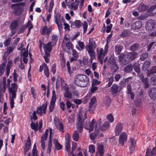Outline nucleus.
<instances>
[{
  "label": "nucleus",
  "mask_w": 156,
  "mask_h": 156,
  "mask_svg": "<svg viewBox=\"0 0 156 156\" xmlns=\"http://www.w3.org/2000/svg\"><path fill=\"white\" fill-rule=\"evenodd\" d=\"M74 83L77 86L82 87H86L89 83V79L85 75L77 74L74 77Z\"/></svg>",
  "instance_id": "nucleus-1"
},
{
  "label": "nucleus",
  "mask_w": 156,
  "mask_h": 156,
  "mask_svg": "<svg viewBox=\"0 0 156 156\" xmlns=\"http://www.w3.org/2000/svg\"><path fill=\"white\" fill-rule=\"evenodd\" d=\"M138 54L135 52H128L126 55L123 53H121L119 55V61L121 62L123 65H126L130 61L135 59L137 56Z\"/></svg>",
  "instance_id": "nucleus-2"
},
{
  "label": "nucleus",
  "mask_w": 156,
  "mask_h": 156,
  "mask_svg": "<svg viewBox=\"0 0 156 156\" xmlns=\"http://www.w3.org/2000/svg\"><path fill=\"white\" fill-rule=\"evenodd\" d=\"M155 25L156 23L154 20H149L146 23L145 28L147 31H151L154 29Z\"/></svg>",
  "instance_id": "nucleus-3"
},
{
  "label": "nucleus",
  "mask_w": 156,
  "mask_h": 156,
  "mask_svg": "<svg viewBox=\"0 0 156 156\" xmlns=\"http://www.w3.org/2000/svg\"><path fill=\"white\" fill-rule=\"evenodd\" d=\"M18 87V85L15 83L11 84V86L8 88L9 93L14 98L16 96V93Z\"/></svg>",
  "instance_id": "nucleus-4"
},
{
  "label": "nucleus",
  "mask_w": 156,
  "mask_h": 156,
  "mask_svg": "<svg viewBox=\"0 0 156 156\" xmlns=\"http://www.w3.org/2000/svg\"><path fill=\"white\" fill-rule=\"evenodd\" d=\"M84 120L80 116H79L77 119L76 128L79 133L82 132L84 126Z\"/></svg>",
  "instance_id": "nucleus-5"
},
{
  "label": "nucleus",
  "mask_w": 156,
  "mask_h": 156,
  "mask_svg": "<svg viewBox=\"0 0 156 156\" xmlns=\"http://www.w3.org/2000/svg\"><path fill=\"white\" fill-rule=\"evenodd\" d=\"M108 44L105 45V51H104L103 49L101 48H97L96 51L98 58H104L107 53V49H106V48L108 47Z\"/></svg>",
  "instance_id": "nucleus-6"
},
{
  "label": "nucleus",
  "mask_w": 156,
  "mask_h": 156,
  "mask_svg": "<svg viewBox=\"0 0 156 156\" xmlns=\"http://www.w3.org/2000/svg\"><path fill=\"white\" fill-rule=\"evenodd\" d=\"M18 26V21L17 20H15L11 23L9 27L11 31L10 36H12L15 34Z\"/></svg>",
  "instance_id": "nucleus-7"
},
{
  "label": "nucleus",
  "mask_w": 156,
  "mask_h": 156,
  "mask_svg": "<svg viewBox=\"0 0 156 156\" xmlns=\"http://www.w3.org/2000/svg\"><path fill=\"white\" fill-rule=\"evenodd\" d=\"M51 31V27H49L48 28L47 26H45L41 28L40 32L42 35H45L46 34V37L48 38Z\"/></svg>",
  "instance_id": "nucleus-8"
},
{
  "label": "nucleus",
  "mask_w": 156,
  "mask_h": 156,
  "mask_svg": "<svg viewBox=\"0 0 156 156\" xmlns=\"http://www.w3.org/2000/svg\"><path fill=\"white\" fill-rule=\"evenodd\" d=\"M148 94L151 99L153 100L156 99V88H149L148 90Z\"/></svg>",
  "instance_id": "nucleus-9"
},
{
  "label": "nucleus",
  "mask_w": 156,
  "mask_h": 156,
  "mask_svg": "<svg viewBox=\"0 0 156 156\" xmlns=\"http://www.w3.org/2000/svg\"><path fill=\"white\" fill-rule=\"evenodd\" d=\"M47 105V104H43L41 106L38 107L36 110L37 114H40L41 116H42L43 113L45 114L46 113Z\"/></svg>",
  "instance_id": "nucleus-10"
},
{
  "label": "nucleus",
  "mask_w": 156,
  "mask_h": 156,
  "mask_svg": "<svg viewBox=\"0 0 156 156\" xmlns=\"http://www.w3.org/2000/svg\"><path fill=\"white\" fill-rule=\"evenodd\" d=\"M127 139V135L124 132H122L120 135L119 143L122 146H123L124 143L125 142Z\"/></svg>",
  "instance_id": "nucleus-11"
},
{
  "label": "nucleus",
  "mask_w": 156,
  "mask_h": 156,
  "mask_svg": "<svg viewBox=\"0 0 156 156\" xmlns=\"http://www.w3.org/2000/svg\"><path fill=\"white\" fill-rule=\"evenodd\" d=\"M130 145L129 146V150L130 154L133 153L135 150L136 146V142L133 138H130Z\"/></svg>",
  "instance_id": "nucleus-12"
},
{
  "label": "nucleus",
  "mask_w": 156,
  "mask_h": 156,
  "mask_svg": "<svg viewBox=\"0 0 156 156\" xmlns=\"http://www.w3.org/2000/svg\"><path fill=\"white\" fill-rule=\"evenodd\" d=\"M120 91V87L116 84H114L111 87V92L112 95H115Z\"/></svg>",
  "instance_id": "nucleus-13"
},
{
  "label": "nucleus",
  "mask_w": 156,
  "mask_h": 156,
  "mask_svg": "<svg viewBox=\"0 0 156 156\" xmlns=\"http://www.w3.org/2000/svg\"><path fill=\"white\" fill-rule=\"evenodd\" d=\"M104 146L101 144L99 145L96 153V156H103L104 151Z\"/></svg>",
  "instance_id": "nucleus-14"
},
{
  "label": "nucleus",
  "mask_w": 156,
  "mask_h": 156,
  "mask_svg": "<svg viewBox=\"0 0 156 156\" xmlns=\"http://www.w3.org/2000/svg\"><path fill=\"white\" fill-rule=\"evenodd\" d=\"M104 62L106 63L108 66L113 65V64L115 63V60L113 57H110L108 59V57H106L104 60Z\"/></svg>",
  "instance_id": "nucleus-15"
},
{
  "label": "nucleus",
  "mask_w": 156,
  "mask_h": 156,
  "mask_svg": "<svg viewBox=\"0 0 156 156\" xmlns=\"http://www.w3.org/2000/svg\"><path fill=\"white\" fill-rule=\"evenodd\" d=\"M123 128V125L121 123H119L115 126V133L116 136H119Z\"/></svg>",
  "instance_id": "nucleus-16"
},
{
  "label": "nucleus",
  "mask_w": 156,
  "mask_h": 156,
  "mask_svg": "<svg viewBox=\"0 0 156 156\" xmlns=\"http://www.w3.org/2000/svg\"><path fill=\"white\" fill-rule=\"evenodd\" d=\"M96 44L94 41L92 39H89V44L87 46V49H93L96 47Z\"/></svg>",
  "instance_id": "nucleus-17"
},
{
  "label": "nucleus",
  "mask_w": 156,
  "mask_h": 156,
  "mask_svg": "<svg viewBox=\"0 0 156 156\" xmlns=\"http://www.w3.org/2000/svg\"><path fill=\"white\" fill-rule=\"evenodd\" d=\"M44 51H47L49 52H51V51L52 46V44H51V42H49L46 44H44Z\"/></svg>",
  "instance_id": "nucleus-18"
},
{
  "label": "nucleus",
  "mask_w": 156,
  "mask_h": 156,
  "mask_svg": "<svg viewBox=\"0 0 156 156\" xmlns=\"http://www.w3.org/2000/svg\"><path fill=\"white\" fill-rule=\"evenodd\" d=\"M151 64V62L150 61H146L142 66V70L144 71H146L150 66Z\"/></svg>",
  "instance_id": "nucleus-19"
},
{
  "label": "nucleus",
  "mask_w": 156,
  "mask_h": 156,
  "mask_svg": "<svg viewBox=\"0 0 156 156\" xmlns=\"http://www.w3.org/2000/svg\"><path fill=\"white\" fill-rule=\"evenodd\" d=\"M142 26V23L140 21H137L133 23L131 27L132 28L138 29L140 28Z\"/></svg>",
  "instance_id": "nucleus-20"
},
{
  "label": "nucleus",
  "mask_w": 156,
  "mask_h": 156,
  "mask_svg": "<svg viewBox=\"0 0 156 156\" xmlns=\"http://www.w3.org/2000/svg\"><path fill=\"white\" fill-rule=\"evenodd\" d=\"M87 51L90 57L89 61L92 63L93 59L95 58V53L93 49H87Z\"/></svg>",
  "instance_id": "nucleus-21"
},
{
  "label": "nucleus",
  "mask_w": 156,
  "mask_h": 156,
  "mask_svg": "<svg viewBox=\"0 0 156 156\" xmlns=\"http://www.w3.org/2000/svg\"><path fill=\"white\" fill-rule=\"evenodd\" d=\"M155 73H156V66L152 67L150 70H147V75L148 77H149L151 74Z\"/></svg>",
  "instance_id": "nucleus-22"
},
{
  "label": "nucleus",
  "mask_w": 156,
  "mask_h": 156,
  "mask_svg": "<svg viewBox=\"0 0 156 156\" xmlns=\"http://www.w3.org/2000/svg\"><path fill=\"white\" fill-rule=\"evenodd\" d=\"M79 4V2L76 0L75 2L71 4L69 6L71 9L72 10H75L77 9L78 8V5Z\"/></svg>",
  "instance_id": "nucleus-23"
},
{
  "label": "nucleus",
  "mask_w": 156,
  "mask_h": 156,
  "mask_svg": "<svg viewBox=\"0 0 156 156\" xmlns=\"http://www.w3.org/2000/svg\"><path fill=\"white\" fill-rule=\"evenodd\" d=\"M109 127V123L108 121H105L100 128L102 131H105L107 130Z\"/></svg>",
  "instance_id": "nucleus-24"
},
{
  "label": "nucleus",
  "mask_w": 156,
  "mask_h": 156,
  "mask_svg": "<svg viewBox=\"0 0 156 156\" xmlns=\"http://www.w3.org/2000/svg\"><path fill=\"white\" fill-rule=\"evenodd\" d=\"M119 68L118 65L116 63L113 64L110 66L111 69L113 72L112 73H116L118 70Z\"/></svg>",
  "instance_id": "nucleus-25"
},
{
  "label": "nucleus",
  "mask_w": 156,
  "mask_h": 156,
  "mask_svg": "<svg viewBox=\"0 0 156 156\" xmlns=\"http://www.w3.org/2000/svg\"><path fill=\"white\" fill-rule=\"evenodd\" d=\"M133 69V66L131 64H129L126 66L124 69V71L126 73L131 72Z\"/></svg>",
  "instance_id": "nucleus-26"
},
{
  "label": "nucleus",
  "mask_w": 156,
  "mask_h": 156,
  "mask_svg": "<svg viewBox=\"0 0 156 156\" xmlns=\"http://www.w3.org/2000/svg\"><path fill=\"white\" fill-rule=\"evenodd\" d=\"M149 79L147 78H145L144 80H141L144 84V87L145 89L148 88L149 86L148 83Z\"/></svg>",
  "instance_id": "nucleus-27"
},
{
  "label": "nucleus",
  "mask_w": 156,
  "mask_h": 156,
  "mask_svg": "<svg viewBox=\"0 0 156 156\" xmlns=\"http://www.w3.org/2000/svg\"><path fill=\"white\" fill-rule=\"evenodd\" d=\"M64 97L69 99H71L73 98L72 93L69 91L65 92L64 94Z\"/></svg>",
  "instance_id": "nucleus-28"
},
{
  "label": "nucleus",
  "mask_w": 156,
  "mask_h": 156,
  "mask_svg": "<svg viewBox=\"0 0 156 156\" xmlns=\"http://www.w3.org/2000/svg\"><path fill=\"white\" fill-rule=\"evenodd\" d=\"M140 64L136 62L133 64V66L134 70L136 73H139L140 71Z\"/></svg>",
  "instance_id": "nucleus-29"
},
{
  "label": "nucleus",
  "mask_w": 156,
  "mask_h": 156,
  "mask_svg": "<svg viewBox=\"0 0 156 156\" xmlns=\"http://www.w3.org/2000/svg\"><path fill=\"white\" fill-rule=\"evenodd\" d=\"M53 142L55 144V148L58 150H60L62 148V146L58 143V142L56 139H54L53 140Z\"/></svg>",
  "instance_id": "nucleus-30"
},
{
  "label": "nucleus",
  "mask_w": 156,
  "mask_h": 156,
  "mask_svg": "<svg viewBox=\"0 0 156 156\" xmlns=\"http://www.w3.org/2000/svg\"><path fill=\"white\" fill-rule=\"evenodd\" d=\"M58 39V37L56 35H53L52 37L51 44H52V46H55L57 42Z\"/></svg>",
  "instance_id": "nucleus-31"
},
{
  "label": "nucleus",
  "mask_w": 156,
  "mask_h": 156,
  "mask_svg": "<svg viewBox=\"0 0 156 156\" xmlns=\"http://www.w3.org/2000/svg\"><path fill=\"white\" fill-rule=\"evenodd\" d=\"M6 63H2L0 65V76H2L4 73Z\"/></svg>",
  "instance_id": "nucleus-32"
},
{
  "label": "nucleus",
  "mask_w": 156,
  "mask_h": 156,
  "mask_svg": "<svg viewBox=\"0 0 156 156\" xmlns=\"http://www.w3.org/2000/svg\"><path fill=\"white\" fill-rule=\"evenodd\" d=\"M147 6L143 4H141L138 8V10L140 12L145 11L147 10Z\"/></svg>",
  "instance_id": "nucleus-33"
},
{
  "label": "nucleus",
  "mask_w": 156,
  "mask_h": 156,
  "mask_svg": "<svg viewBox=\"0 0 156 156\" xmlns=\"http://www.w3.org/2000/svg\"><path fill=\"white\" fill-rule=\"evenodd\" d=\"M72 137L73 140L74 141H77L78 140L79 136L77 131H75L74 133L73 134Z\"/></svg>",
  "instance_id": "nucleus-34"
},
{
  "label": "nucleus",
  "mask_w": 156,
  "mask_h": 156,
  "mask_svg": "<svg viewBox=\"0 0 156 156\" xmlns=\"http://www.w3.org/2000/svg\"><path fill=\"white\" fill-rule=\"evenodd\" d=\"M49 140L48 143V147L51 148L52 147V130L51 129L49 131Z\"/></svg>",
  "instance_id": "nucleus-35"
},
{
  "label": "nucleus",
  "mask_w": 156,
  "mask_h": 156,
  "mask_svg": "<svg viewBox=\"0 0 156 156\" xmlns=\"http://www.w3.org/2000/svg\"><path fill=\"white\" fill-rule=\"evenodd\" d=\"M116 53L119 54L123 48L122 46L119 45H116L115 47Z\"/></svg>",
  "instance_id": "nucleus-36"
},
{
  "label": "nucleus",
  "mask_w": 156,
  "mask_h": 156,
  "mask_svg": "<svg viewBox=\"0 0 156 156\" xmlns=\"http://www.w3.org/2000/svg\"><path fill=\"white\" fill-rule=\"evenodd\" d=\"M94 119H93L92 121L90 122L89 124V128H85L86 129H88L89 132H90L93 130L94 129Z\"/></svg>",
  "instance_id": "nucleus-37"
},
{
  "label": "nucleus",
  "mask_w": 156,
  "mask_h": 156,
  "mask_svg": "<svg viewBox=\"0 0 156 156\" xmlns=\"http://www.w3.org/2000/svg\"><path fill=\"white\" fill-rule=\"evenodd\" d=\"M139 47V45L137 43H135L133 44L130 47V49L132 51H137Z\"/></svg>",
  "instance_id": "nucleus-38"
},
{
  "label": "nucleus",
  "mask_w": 156,
  "mask_h": 156,
  "mask_svg": "<svg viewBox=\"0 0 156 156\" xmlns=\"http://www.w3.org/2000/svg\"><path fill=\"white\" fill-rule=\"evenodd\" d=\"M151 84L153 85H156V76L153 75L150 79Z\"/></svg>",
  "instance_id": "nucleus-39"
},
{
  "label": "nucleus",
  "mask_w": 156,
  "mask_h": 156,
  "mask_svg": "<svg viewBox=\"0 0 156 156\" xmlns=\"http://www.w3.org/2000/svg\"><path fill=\"white\" fill-rule=\"evenodd\" d=\"M31 145L27 144V143H26L25 145L24 146V154H26L27 152L30 149V148Z\"/></svg>",
  "instance_id": "nucleus-40"
},
{
  "label": "nucleus",
  "mask_w": 156,
  "mask_h": 156,
  "mask_svg": "<svg viewBox=\"0 0 156 156\" xmlns=\"http://www.w3.org/2000/svg\"><path fill=\"white\" fill-rule=\"evenodd\" d=\"M129 32V31L125 29L123 31L120 35V37H126L127 36Z\"/></svg>",
  "instance_id": "nucleus-41"
},
{
  "label": "nucleus",
  "mask_w": 156,
  "mask_h": 156,
  "mask_svg": "<svg viewBox=\"0 0 156 156\" xmlns=\"http://www.w3.org/2000/svg\"><path fill=\"white\" fill-rule=\"evenodd\" d=\"M106 119L111 123L113 122L114 121V118L112 114L107 115L106 116Z\"/></svg>",
  "instance_id": "nucleus-42"
},
{
  "label": "nucleus",
  "mask_w": 156,
  "mask_h": 156,
  "mask_svg": "<svg viewBox=\"0 0 156 156\" xmlns=\"http://www.w3.org/2000/svg\"><path fill=\"white\" fill-rule=\"evenodd\" d=\"M114 80V78L113 76H111L110 77L108 78V83L106 85V86L108 87H110L112 85Z\"/></svg>",
  "instance_id": "nucleus-43"
},
{
  "label": "nucleus",
  "mask_w": 156,
  "mask_h": 156,
  "mask_svg": "<svg viewBox=\"0 0 156 156\" xmlns=\"http://www.w3.org/2000/svg\"><path fill=\"white\" fill-rule=\"evenodd\" d=\"M16 96H15V97L14 98H13L12 96H10L9 98V100L10 101V107L11 108H13L14 107V98H16Z\"/></svg>",
  "instance_id": "nucleus-44"
},
{
  "label": "nucleus",
  "mask_w": 156,
  "mask_h": 156,
  "mask_svg": "<svg viewBox=\"0 0 156 156\" xmlns=\"http://www.w3.org/2000/svg\"><path fill=\"white\" fill-rule=\"evenodd\" d=\"M48 129H47L45 131L44 134L41 137V140L43 141L45 140L47 138V136L48 134Z\"/></svg>",
  "instance_id": "nucleus-45"
},
{
  "label": "nucleus",
  "mask_w": 156,
  "mask_h": 156,
  "mask_svg": "<svg viewBox=\"0 0 156 156\" xmlns=\"http://www.w3.org/2000/svg\"><path fill=\"white\" fill-rule=\"evenodd\" d=\"M82 25L83 28V34H84L86 32L87 29L88 24L86 21H84Z\"/></svg>",
  "instance_id": "nucleus-46"
},
{
  "label": "nucleus",
  "mask_w": 156,
  "mask_h": 156,
  "mask_svg": "<svg viewBox=\"0 0 156 156\" xmlns=\"http://www.w3.org/2000/svg\"><path fill=\"white\" fill-rule=\"evenodd\" d=\"M55 103L54 101H51L49 107V112H51L53 110L55 107Z\"/></svg>",
  "instance_id": "nucleus-47"
},
{
  "label": "nucleus",
  "mask_w": 156,
  "mask_h": 156,
  "mask_svg": "<svg viewBox=\"0 0 156 156\" xmlns=\"http://www.w3.org/2000/svg\"><path fill=\"white\" fill-rule=\"evenodd\" d=\"M89 151L91 153H94L95 151V146L93 145H90L89 146Z\"/></svg>",
  "instance_id": "nucleus-48"
},
{
  "label": "nucleus",
  "mask_w": 156,
  "mask_h": 156,
  "mask_svg": "<svg viewBox=\"0 0 156 156\" xmlns=\"http://www.w3.org/2000/svg\"><path fill=\"white\" fill-rule=\"evenodd\" d=\"M72 151L70 153L73 156H75V155L73 154V152L76 148V143L73 142L72 143Z\"/></svg>",
  "instance_id": "nucleus-49"
},
{
  "label": "nucleus",
  "mask_w": 156,
  "mask_h": 156,
  "mask_svg": "<svg viewBox=\"0 0 156 156\" xmlns=\"http://www.w3.org/2000/svg\"><path fill=\"white\" fill-rule=\"evenodd\" d=\"M96 98L95 97H93L91 100L89 105V107L91 108L92 106L95 103Z\"/></svg>",
  "instance_id": "nucleus-50"
},
{
  "label": "nucleus",
  "mask_w": 156,
  "mask_h": 156,
  "mask_svg": "<svg viewBox=\"0 0 156 156\" xmlns=\"http://www.w3.org/2000/svg\"><path fill=\"white\" fill-rule=\"evenodd\" d=\"M78 45L80 47V48L77 46H76V48L80 51L82 50L84 48V45L83 42H82L81 41H79L78 43Z\"/></svg>",
  "instance_id": "nucleus-51"
},
{
  "label": "nucleus",
  "mask_w": 156,
  "mask_h": 156,
  "mask_svg": "<svg viewBox=\"0 0 156 156\" xmlns=\"http://www.w3.org/2000/svg\"><path fill=\"white\" fill-rule=\"evenodd\" d=\"M36 111H34L33 113L32 114V115L30 116V119L31 120L33 119V120L35 121L37 119V117L36 116Z\"/></svg>",
  "instance_id": "nucleus-52"
},
{
  "label": "nucleus",
  "mask_w": 156,
  "mask_h": 156,
  "mask_svg": "<svg viewBox=\"0 0 156 156\" xmlns=\"http://www.w3.org/2000/svg\"><path fill=\"white\" fill-rule=\"evenodd\" d=\"M148 54L147 53L145 52L143 53L140 56V59L142 61H144L145 59L148 57Z\"/></svg>",
  "instance_id": "nucleus-53"
},
{
  "label": "nucleus",
  "mask_w": 156,
  "mask_h": 156,
  "mask_svg": "<svg viewBox=\"0 0 156 156\" xmlns=\"http://www.w3.org/2000/svg\"><path fill=\"white\" fill-rule=\"evenodd\" d=\"M44 72L45 75L47 77H48L49 76V72L48 66H46V68L44 69Z\"/></svg>",
  "instance_id": "nucleus-54"
},
{
  "label": "nucleus",
  "mask_w": 156,
  "mask_h": 156,
  "mask_svg": "<svg viewBox=\"0 0 156 156\" xmlns=\"http://www.w3.org/2000/svg\"><path fill=\"white\" fill-rule=\"evenodd\" d=\"M30 126L31 129L34 130L35 131H37L38 127L34 123L32 122L30 124Z\"/></svg>",
  "instance_id": "nucleus-55"
},
{
  "label": "nucleus",
  "mask_w": 156,
  "mask_h": 156,
  "mask_svg": "<svg viewBox=\"0 0 156 156\" xmlns=\"http://www.w3.org/2000/svg\"><path fill=\"white\" fill-rule=\"evenodd\" d=\"M11 39V38L9 37L4 42L3 44L5 47H6L10 44Z\"/></svg>",
  "instance_id": "nucleus-56"
},
{
  "label": "nucleus",
  "mask_w": 156,
  "mask_h": 156,
  "mask_svg": "<svg viewBox=\"0 0 156 156\" xmlns=\"http://www.w3.org/2000/svg\"><path fill=\"white\" fill-rule=\"evenodd\" d=\"M56 95L55 94V90H53L52 92V98L51 101H54V102H55L56 101Z\"/></svg>",
  "instance_id": "nucleus-57"
},
{
  "label": "nucleus",
  "mask_w": 156,
  "mask_h": 156,
  "mask_svg": "<svg viewBox=\"0 0 156 156\" xmlns=\"http://www.w3.org/2000/svg\"><path fill=\"white\" fill-rule=\"evenodd\" d=\"M75 26L77 28L80 27L81 26V23L79 20H76L74 22Z\"/></svg>",
  "instance_id": "nucleus-58"
},
{
  "label": "nucleus",
  "mask_w": 156,
  "mask_h": 156,
  "mask_svg": "<svg viewBox=\"0 0 156 156\" xmlns=\"http://www.w3.org/2000/svg\"><path fill=\"white\" fill-rule=\"evenodd\" d=\"M24 51L21 54V55L22 56H23V57H26L28 56V50L27 51H26V49L24 48L22 49V51Z\"/></svg>",
  "instance_id": "nucleus-59"
},
{
  "label": "nucleus",
  "mask_w": 156,
  "mask_h": 156,
  "mask_svg": "<svg viewBox=\"0 0 156 156\" xmlns=\"http://www.w3.org/2000/svg\"><path fill=\"white\" fill-rule=\"evenodd\" d=\"M26 28L29 27L28 30L30 31V30L33 28V26L32 24L31 23V22L30 21H28L27 25H26Z\"/></svg>",
  "instance_id": "nucleus-60"
},
{
  "label": "nucleus",
  "mask_w": 156,
  "mask_h": 156,
  "mask_svg": "<svg viewBox=\"0 0 156 156\" xmlns=\"http://www.w3.org/2000/svg\"><path fill=\"white\" fill-rule=\"evenodd\" d=\"M54 122L56 126H57L62 123L61 121L58 118H55L54 119Z\"/></svg>",
  "instance_id": "nucleus-61"
},
{
  "label": "nucleus",
  "mask_w": 156,
  "mask_h": 156,
  "mask_svg": "<svg viewBox=\"0 0 156 156\" xmlns=\"http://www.w3.org/2000/svg\"><path fill=\"white\" fill-rule=\"evenodd\" d=\"M26 27V25H23L21 26L18 32L19 34H21L23 32L24 30L27 28Z\"/></svg>",
  "instance_id": "nucleus-62"
},
{
  "label": "nucleus",
  "mask_w": 156,
  "mask_h": 156,
  "mask_svg": "<svg viewBox=\"0 0 156 156\" xmlns=\"http://www.w3.org/2000/svg\"><path fill=\"white\" fill-rule=\"evenodd\" d=\"M55 21H58L60 19H61L63 18L62 17L61 15L59 13H57L55 16Z\"/></svg>",
  "instance_id": "nucleus-63"
},
{
  "label": "nucleus",
  "mask_w": 156,
  "mask_h": 156,
  "mask_svg": "<svg viewBox=\"0 0 156 156\" xmlns=\"http://www.w3.org/2000/svg\"><path fill=\"white\" fill-rule=\"evenodd\" d=\"M100 83V82L98 81L97 79H94L92 83V85H96L99 84Z\"/></svg>",
  "instance_id": "nucleus-64"
}]
</instances>
